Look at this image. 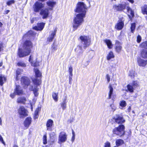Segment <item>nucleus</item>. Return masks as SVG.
<instances>
[{
  "label": "nucleus",
  "mask_w": 147,
  "mask_h": 147,
  "mask_svg": "<svg viewBox=\"0 0 147 147\" xmlns=\"http://www.w3.org/2000/svg\"><path fill=\"white\" fill-rule=\"evenodd\" d=\"M32 47V43L31 41L26 40L24 42L22 49H19L18 55L20 57L28 55L31 52V49Z\"/></svg>",
  "instance_id": "f257e3e1"
},
{
  "label": "nucleus",
  "mask_w": 147,
  "mask_h": 147,
  "mask_svg": "<svg viewBox=\"0 0 147 147\" xmlns=\"http://www.w3.org/2000/svg\"><path fill=\"white\" fill-rule=\"evenodd\" d=\"M83 15V14L79 13L77 14L74 18L73 24L74 30H76L83 22V18L85 16V15L84 16Z\"/></svg>",
  "instance_id": "f03ea898"
},
{
  "label": "nucleus",
  "mask_w": 147,
  "mask_h": 147,
  "mask_svg": "<svg viewBox=\"0 0 147 147\" xmlns=\"http://www.w3.org/2000/svg\"><path fill=\"white\" fill-rule=\"evenodd\" d=\"M87 10L88 7L83 2H79L76 5L75 11L84 16L86 15Z\"/></svg>",
  "instance_id": "7ed1b4c3"
},
{
  "label": "nucleus",
  "mask_w": 147,
  "mask_h": 147,
  "mask_svg": "<svg viewBox=\"0 0 147 147\" xmlns=\"http://www.w3.org/2000/svg\"><path fill=\"white\" fill-rule=\"evenodd\" d=\"M125 127L123 125H120L118 127H115L113 130V132L114 134L120 137L125 135Z\"/></svg>",
  "instance_id": "20e7f679"
},
{
  "label": "nucleus",
  "mask_w": 147,
  "mask_h": 147,
  "mask_svg": "<svg viewBox=\"0 0 147 147\" xmlns=\"http://www.w3.org/2000/svg\"><path fill=\"white\" fill-rule=\"evenodd\" d=\"M80 39L84 45V49H85L90 45L91 40L89 37L85 35L81 36L80 37Z\"/></svg>",
  "instance_id": "39448f33"
},
{
  "label": "nucleus",
  "mask_w": 147,
  "mask_h": 147,
  "mask_svg": "<svg viewBox=\"0 0 147 147\" xmlns=\"http://www.w3.org/2000/svg\"><path fill=\"white\" fill-rule=\"evenodd\" d=\"M67 139V135L64 131H61L59 134L58 139V143L61 144L65 142Z\"/></svg>",
  "instance_id": "423d86ee"
},
{
  "label": "nucleus",
  "mask_w": 147,
  "mask_h": 147,
  "mask_svg": "<svg viewBox=\"0 0 147 147\" xmlns=\"http://www.w3.org/2000/svg\"><path fill=\"white\" fill-rule=\"evenodd\" d=\"M44 7V4L39 2L36 1L33 5L34 11L35 12H38Z\"/></svg>",
  "instance_id": "0eeeda50"
},
{
  "label": "nucleus",
  "mask_w": 147,
  "mask_h": 147,
  "mask_svg": "<svg viewBox=\"0 0 147 147\" xmlns=\"http://www.w3.org/2000/svg\"><path fill=\"white\" fill-rule=\"evenodd\" d=\"M18 113L20 118H23L28 115V111L24 107H20L18 110Z\"/></svg>",
  "instance_id": "6e6552de"
},
{
  "label": "nucleus",
  "mask_w": 147,
  "mask_h": 147,
  "mask_svg": "<svg viewBox=\"0 0 147 147\" xmlns=\"http://www.w3.org/2000/svg\"><path fill=\"white\" fill-rule=\"evenodd\" d=\"M114 119L116 123L120 125H122L125 121V120L124 119L123 117L119 115H116L114 117Z\"/></svg>",
  "instance_id": "1a4fd4ad"
},
{
  "label": "nucleus",
  "mask_w": 147,
  "mask_h": 147,
  "mask_svg": "<svg viewBox=\"0 0 147 147\" xmlns=\"http://www.w3.org/2000/svg\"><path fill=\"white\" fill-rule=\"evenodd\" d=\"M124 20L123 18H120L118 22V23L115 25V28L118 30H121L124 26Z\"/></svg>",
  "instance_id": "9d476101"
},
{
  "label": "nucleus",
  "mask_w": 147,
  "mask_h": 147,
  "mask_svg": "<svg viewBox=\"0 0 147 147\" xmlns=\"http://www.w3.org/2000/svg\"><path fill=\"white\" fill-rule=\"evenodd\" d=\"M30 80L29 79L26 77H23L21 79L22 84L24 85L25 88H27L30 83Z\"/></svg>",
  "instance_id": "9b49d317"
},
{
  "label": "nucleus",
  "mask_w": 147,
  "mask_h": 147,
  "mask_svg": "<svg viewBox=\"0 0 147 147\" xmlns=\"http://www.w3.org/2000/svg\"><path fill=\"white\" fill-rule=\"evenodd\" d=\"M40 15L42 16L43 19H45L48 17L49 12V9L47 8L42 9L40 13Z\"/></svg>",
  "instance_id": "f8f14e48"
},
{
  "label": "nucleus",
  "mask_w": 147,
  "mask_h": 147,
  "mask_svg": "<svg viewBox=\"0 0 147 147\" xmlns=\"http://www.w3.org/2000/svg\"><path fill=\"white\" fill-rule=\"evenodd\" d=\"M56 31L57 30L55 29L54 30L50 32V34L47 39L48 42H50L53 41L54 38L56 36Z\"/></svg>",
  "instance_id": "ddd939ff"
},
{
  "label": "nucleus",
  "mask_w": 147,
  "mask_h": 147,
  "mask_svg": "<svg viewBox=\"0 0 147 147\" xmlns=\"http://www.w3.org/2000/svg\"><path fill=\"white\" fill-rule=\"evenodd\" d=\"M14 93H15L16 94L18 95H20L23 94V91L19 85H16V88L15 90Z\"/></svg>",
  "instance_id": "4468645a"
},
{
  "label": "nucleus",
  "mask_w": 147,
  "mask_h": 147,
  "mask_svg": "<svg viewBox=\"0 0 147 147\" xmlns=\"http://www.w3.org/2000/svg\"><path fill=\"white\" fill-rule=\"evenodd\" d=\"M113 8L117 11H122L124 9L125 7V5L119 4L118 5H115L113 6Z\"/></svg>",
  "instance_id": "2eb2a0df"
},
{
  "label": "nucleus",
  "mask_w": 147,
  "mask_h": 147,
  "mask_svg": "<svg viewBox=\"0 0 147 147\" xmlns=\"http://www.w3.org/2000/svg\"><path fill=\"white\" fill-rule=\"evenodd\" d=\"M75 52L77 54L80 55L83 52V51L82 49V47L81 45H78L77 46L75 49Z\"/></svg>",
  "instance_id": "dca6fc26"
},
{
  "label": "nucleus",
  "mask_w": 147,
  "mask_h": 147,
  "mask_svg": "<svg viewBox=\"0 0 147 147\" xmlns=\"http://www.w3.org/2000/svg\"><path fill=\"white\" fill-rule=\"evenodd\" d=\"M53 121L51 119L48 120L47 123V130L49 131L52 130L51 127L53 124Z\"/></svg>",
  "instance_id": "f3484780"
},
{
  "label": "nucleus",
  "mask_w": 147,
  "mask_h": 147,
  "mask_svg": "<svg viewBox=\"0 0 147 147\" xmlns=\"http://www.w3.org/2000/svg\"><path fill=\"white\" fill-rule=\"evenodd\" d=\"M122 48L121 44L118 41H116L115 42V49L116 51L119 53L120 52Z\"/></svg>",
  "instance_id": "a211bd4d"
},
{
  "label": "nucleus",
  "mask_w": 147,
  "mask_h": 147,
  "mask_svg": "<svg viewBox=\"0 0 147 147\" xmlns=\"http://www.w3.org/2000/svg\"><path fill=\"white\" fill-rule=\"evenodd\" d=\"M44 24L43 23H38L37 26L34 27L33 29L37 30H41L44 27Z\"/></svg>",
  "instance_id": "6ab92c4d"
},
{
  "label": "nucleus",
  "mask_w": 147,
  "mask_h": 147,
  "mask_svg": "<svg viewBox=\"0 0 147 147\" xmlns=\"http://www.w3.org/2000/svg\"><path fill=\"white\" fill-rule=\"evenodd\" d=\"M29 89L30 90L33 91L35 96L36 97L38 96V93L37 92L38 91V88H37V86H31Z\"/></svg>",
  "instance_id": "aec40b11"
},
{
  "label": "nucleus",
  "mask_w": 147,
  "mask_h": 147,
  "mask_svg": "<svg viewBox=\"0 0 147 147\" xmlns=\"http://www.w3.org/2000/svg\"><path fill=\"white\" fill-rule=\"evenodd\" d=\"M138 65L142 67H144L147 64V61L140 58H139L138 59Z\"/></svg>",
  "instance_id": "412c9836"
},
{
  "label": "nucleus",
  "mask_w": 147,
  "mask_h": 147,
  "mask_svg": "<svg viewBox=\"0 0 147 147\" xmlns=\"http://www.w3.org/2000/svg\"><path fill=\"white\" fill-rule=\"evenodd\" d=\"M31 119H32L30 117H28L24 121V125L25 127L27 128L29 127L31 123Z\"/></svg>",
  "instance_id": "4be33fe9"
},
{
  "label": "nucleus",
  "mask_w": 147,
  "mask_h": 147,
  "mask_svg": "<svg viewBox=\"0 0 147 147\" xmlns=\"http://www.w3.org/2000/svg\"><path fill=\"white\" fill-rule=\"evenodd\" d=\"M67 99L65 98L63 100L62 102L60 103L61 106L63 110H65L67 107Z\"/></svg>",
  "instance_id": "5701e85b"
},
{
  "label": "nucleus",
  "mask_w": 147,
  "mask_h": 147,
  "mask_svg": "<svg viewBox=\"0 0 147 147\" xmlns=\"http://www.w3.org/2000/svg\"><path fill=\"white\" fill-rule=\"evenodd\" d=\"M26 98L24 97H20L17 98V102L18 103L24 104L26 101Z\"/></svg>",
  "instance_id": "b1692460"
},
{
  "label": "nucleus",
  "mask_w": 147,
  "mask_h": 147,
  "mask_svg": "<svg viewBox=\"0 0 147 147\" xmlns=\"http://www.w3.org/2000/svg\"><path fill=\"white\" fill-rule=\"evenodd\" d=\"M141 57L144 58H147V50L143 49L141 52Z\"/></svg>",
  "instance_id": "393cba45"
},
{
  "label": "nucleus",
  "mask_w": 147,
  "mask_h": 147,
  "mask_svg": "<svg viewBox=\"0 0 147 147\" xmlns=\"http://www.w3.org/2000/svg\"><path fill=\"white\" fill-rule=\"evenodd\" d=\"M32 81L35 86L41 84V80L40 79H37V78L32 79Z\"/></svg>",
  "instance_id": "a878e982"
},
{
  "label": "nucleus",
  "mask_w": 147,
  "mask_h": 147,
  "mask_svg": "<svg viewBox=\"0 0 147 147\" xmlns=\"http://www.w3.org/2000/svg\"><path fill=\"white\" fill-rule=\"evenodd\" d=\"M104 42L107 45L108 48L111 49L113 45L111 41L109 40L106 39L104 40Z\"/></svg>",
  "instance_id": "bb28decb"
},
{
  "label": "nucleus",
  "mask_w": 147,
  "mask_h": 147,
  "mask_svg": "<svg viewBox=\"0 0 147 147\" xmlns=\"http://www.w3.org/2000/svg\"><path fill=\"white\" fill-rule=\"evenodd\" d=\"M34 71L36 78H40L42 76V73L40 71L37 69H34Z\"/></svg>",
  "instance_id": "cd10ccee"
},
{
  "label": "nucleus",
  "mask_w": 147,
  "mask_h": 147,
  "mask_svg": "<svg viewBox=\"0 0 147 147\" xmlns=\"http://www.w3.org/2000/svg\"><path fill=\"white\" fill-rule=\"evenodd\" d=\"M127 9L128 13L132 17H133L134 15V11L129 7H127Z\"/></svg>",
  "instance_id": "c85d7f7f"
},
{
  "label": "nucleus",
  "mask_w": 147,
  "mask_h": 147,
  "mask_svg": "<svg viewBox=\"0 0 147 147\" xmlns=\"http://www.w3.org/2000/svg\"><path fill=\"white\" fill-rule=\"evenodd\" d=\"M142 11L143 14L147 15V5H144L142 7Z\"/></svg>",
  "instance_id": "c756f323"
},
{
  "label": "nucleus",
  "mask_w": 147,
  "mask_h": 147,
  "mask_svg": "<svg viewBox=\"0 0 147 147\" xmlns=\"http://www.w3.org/2000/svg\"><path fill=\"white\" fill-rule=\"evenodd\" d=\"M109 94L108 98L109 99H110L111 98V96L113 92V88L112 87L111 85H110L109 87Z\"/></svg>",
  "instance_id": "7c9ffc66"
},
{
  "label": "nucleus",
  "mask_w": 147,
  "mask_h": 147,
  "mask_svg": "<svg viewBox=\"0 0 147 147\" xmlns=\"http://www.w3.org/2000/svg\"><path fill=\"white\" fill-rule=\"evenodd\" d=\"M127 89L130 92H134V88L132 86L131 84H128L127 86Z\"/></svg>",
  "instance_id": "2f4dec72"
},
{
  "label": "nucleus",
  "mask_w": 147,
  "mask_h": 147,
  "mask_svg": "<svg viewBox=\"0 0 147 147\" xmlns=\"http://www.w3.org/2000/svg\"><path fill=\"white\" fill-rule=\"evenodd\" d=\"M58 93L53 92L52 93V97L54 100L55 102H57L58 100Z\"/></svg>",
  "instance_id": "473e14b6"
},
{
  "label": "nucleus",
  "mask_w": 147,
  "mask_h": 147,
  "mask_svg": "<svg viewBox=\"0 0 147 147\" xmlns=\"http://www.w3.org/2000/svg\"><path fill=\"white\" fill-rule=\"evenodd\" d=\"M47 4L49 6L53 7L55 5L56 2L50 1H47Z\"/></svg>",
  "instance_id": "72a5a7b5"
},
{
  "label": "nucleus",
  "mask_w": 147,
  "mask_h": 147,
  "mask_svg": "<svg viewBox=\"0 0 147 147\" xmlns=\"http://www.w3.org/2000/svg\"><path fill=\"white\" fill-rule=\"evenodd\" d=\"M114 55L112 51H110L108 54L107 57V59L108 60H109L111 58L114 57Z\"/></svg>",
  "instance_id": "f704fd0d"
},
{
  "label": "nucleus",
  "mask_w": 147,
  "mask_h": 147,
  "mask_svg": "<svg viewBox=\"0 0 147 147\" xmlns=\"http://www.w3.org/2000/svg\"><path fill=\"white\" fill-rule=\"evenodd\" d=\"M123 143V141L121 139H118L116 140V145L118 146L122 145Z\"/></svg>",
  "instance_id": "c9c22d12"
},
{
  "label": "nucleus",
  "mask_w": 147,
  "mask_h": 147,
  "mask_svg": "<svg viewBox=\"0 0 147 147\" xmlns=\"http://www.w3.org/2000/svg\"><path fill=\"white\" fill-rule=\"evenodd\" d=\"M140 46L141 48L147 49V41L142 43L140 45Z\"/></svg>",
  "instance_id": "e433bc0d"
},
{
  "label": "nucleus",
  "mask_w": 147,
  "mask_h": 147,
  "mask_svg": "<svg viewBox=\"0 0 147 147\" xmlns=\"http://www.w3.org/2000/svg\"><path fill=\"white\" fill-rule=\"evenodd\" d=\"M17 65L18 66L25 67L26 66V65L23 61H19L17 63Z\"/></svg>",
  "instance_id": "4c0bfd02"
},
{
  "label": "nucleus",
  "mask_w": 147,
  "mask_h": 147,
  "mask_svg": "<svg viewBox=\"0 0 147 147\" xmlns=\"http://www.w3.org/2000/svg\"><path fill=\"white\" fill-rule=\"evenodd\" d=\"M23 70L22 69H17V70L16 71V79L18 80V76L20 74H21V73L23 72Z\"/></svg>",
  "instance_id": "58836bf2"
},
{
  "label": "nucleus",
  "mask_w": 147,
  "mask_h": 147,
  "mask_svg": "<svg viewBox=\"0 0 147 147\" xmlns=\"http://www.w3.org/2000/svg\"><path fill=\"white\" fill-rule=\"evenodd\" d=\"M119 105L122 108L125 107L127 105V104L125 101L124 100H122L120 101L119 103ZM122 109V108H120Z\"/></svg>",
  "instance_id": "ea45409f"
},
{
  "label": "nucleus",
  "mask_w": 147,
  "mask_h": 147,
  "mask_svg": "<svg viewBox=\"0 0 147 147\" xmlns=\"http://www.w3.org/2000/svg\"><path fill=\"white\" fill-rule=\"evenodd\" d=\"M6 78L5 77L1 75L0 76V84L1 86H2L3 84V81H5Z\"/></svg>",
  "instance_id": "a19ab883"
},
{
  "label": "nucleus",
  "mask_w": 147,
  "mask_h": 147,
  "mask_svg": "<svg viewBox=\"0 0 147 147\" xmlns=\"http://www.w3.org/2000/svg\"><path fill=\"white\" fill-rule=\"evenodd\" d=\"M134 89L138 86V84L137 81H133L131 84Z\"/></svg>",
  "instance_id": "79ce46f5"
},
{
  "label": "nucleus",
  "mask_w": 147,
  "mask_h": 147,
  "mask_svg": "<svg viewBox=\"0 0 147 147\" xmlns=\"http://www.w3.org/2000/svg\"><path fill=\"white\" fill-rule=\"evenodd\" d=\"M39 111V108H38L36 109L35 111L34 115V119H36L38 117V111Z\"/></svg>",
  "instance_id": "37998d69"
},
{
  "label": "nucleus",
  "mask_w": 147,
  "mask_h": 147,
  "mask_svg": "<svg viewBox=\"0 0 147 147\" xmlns=\"http://www.w3.org/2000/svg\"><path fill=\"white\" fill-rule=\"evenodd\" d=\"M134 71L133 70H131L129 71V76L131 78H134L135 76Z\"/></svg>",
  "instance_id": "c03bdc74"
},
{
  "label": "nucleus",
  "mask_w": 147,
  "mask_h": 147,
  "mask_svg": "<svg viewBox=\"0 0 147 147\" xmlns=\"http://www.w3.org/2000/svg\"><path fill=\"white\" fill-rule=\"evenodd\" d=\"M34 33L32 31H29L28 32V33H27V34L24 35L23 37V39H24L25 38H26V37H27L28 35H29V34H30L31 35H34Z\"/></svg>",
  "instance_id": "a18cd8bd"
},
{
  "label": "nucleus",
  "mask_w": 147,
  "mask_h": 147,
  "mask_svg": "<svg viewBox=\"0 0 147 147\" xmlns=\"http://www.w3.org/2000/svg\"><path fill=\"white\" fill-rule=\"evenodd\" d=\"M136 27L135 24H132L131 25V29L132 32L133 33L134 30H135Z\"/></svg>",
  "instance_id": "49530a36"
},
{
  "label": "nucleus",
  "mask_w": 147,
  "mask_h": 147,
  "mask_svg": "<svg viewBox=\"0 0 147 147\" xmlns=\"http://www.w3.org/2000/svg\"><path fill=\"white\" fill-rule=\"evenodd\" d=\"M15 3V1L14 0H9L7 2V5L9 6L12 4L14 3Z\"/></svg>",
  "instance_id": "de8ad7c7"
},
{
  "label": "nucleus",
  "mask_w": 147,
  "mask_h": 147,
  "mask_svg": "<svg viewBox=\"0 0 147 147\" xmlns=\"http://www.w3.org/2000/svg\"><path fill=\"white\" fill-rule=\"evenodd\" d=\"M43 143L44 144H45L47 143V136L46 134L44 135L43 137Z\"/></svg>",
  "instance_id": "09e8293b"
},
{
  "label": "nucleus",
  "mask_w": 147,
  "mask_h": 147,
  "mask_svg": "<svg viewBox=\"0 0 147 147\" xmlns=\"http://www.w3.org/2000/svg\"><path fill=\"white\" fill-rule=\"evenodd\" d=\"M110 143L108 142H107L104 144V147H111Z\"/></svg>",
  "instance_id": "8fccbe9b"
},
{
  "label": "nucleus",
  "mask_w": 147,
  "mask_h": 147,
  "mask_svg": "<svg viewBox=\"0 0 147 147\" xmlns=\"http://www.w3.org/2000/svg\"><path fill=\"white\" fill-rule=\"evenodd\" d=\"M72 71H73V69L72 67L70 66L69 67V73L70 75L71 76H72Z\"/></svg>",
  "instance_id": "3c124183"
},
{
  "label": "nucleus",
  "mask_w": 147,
  "mask_h": 147,
  "mask_svg": "<svg viewBox=\"0 0 147 147\" xmlns=\"http://www.w3.org/2000/svg\"><path fill=\"white\" fill-rule=\"evenodd\" d=\"M111 107L113 111H115L116 109V107L113 104H111Z\"/></svg>",
  "instance_id": "603ef678"
},
{
  "label": "nucleus",
  "mask_w": 147,
  "mask_h": 147,
  "mask_svg": "<svg viewBox=\"0 0 147 147\" xmlns=\"http://www.w3.org/2000/svg\"><path fill=\"white\" fill-rule=\"evenodd\" d=\"M141 40V37L140 35H138L137 37V42L138 43H140Z\"/></svg>",
  "instance_id": "864d4df0"
},
{
  "label": "nucleus",
  "mask_w": 147,
  "mask_h": 147,
  "mask_svg": "<svg viewBox=\"0 0 147 147\" xmlns=\"http://www.w3.org/2000/svg\"><path fill=\"white\" fill-rule=\"evenodd\" d=\"M106 78L107 79V81L108 83H109L110 82V77L109 74H107L106 75Z\"/></svg>",
  "instance_id": "5fc2aeb1"
},
{
  "label": "nucleus",
  "mask_w": 147,
  "mask_h": 147,
  "mask_svg": "<svg viewBox=\"0 0 147 147\" xmlns=\"http://www.w3.org/2000/svg\"><path fill=\"white\" fill-rule=\"evenodd\" d=\"M3 44L1 42H0V51L3 50Z\"/></svg>",
  "instance_id": "6e6d98bb"
},
{
  "label": "nucleus",
  "mask_w": 147,
  "mask_h": 147,
  "mask_svg": "<svg viewBox=\"0 0 147 147\" xmlns=\"http://www.w3.org/2000/svg\"><path fill=\"white\" fill-rule=\"evenodd\" d=\"M38 63L37 62H35V63H31V65L33 66H34L35 67H36L37 66H38Z\"/></svg>",
  "instance_id": "4d7b16f0"
},
{
  "label": "nucleus",
  "mask_w": 147,
  "mask_h": 147,
  "mask_svg": "<svg viewBox=\"0 0 147 147\" xmlns=\"http://www.w3.org/2000/svg\"><path fill=\"white\" fill-rule=\"evenodd\" d=\"M33 58V56L32 55H31L30 56L29 59V61L31 63H32V59Z\"/></svg>",
  "instance_id": "13d9d810"
},
{
  "label": "nucleus",
  "mask_w": 147,
  "mask_h": 147,
  "mask_svg": "<svg viewBox=\"0 0 147 147\" xmlns=\"http://www.w3.org/2000/svg\"><path fill=\"white\" fill-rule=\"evenodd\" d=\"M0 141H1L2 143L4 144V145L5 144V143L3 141V138L0 135Z\"/></svg>",
  "instance_id": "bf43d9fd"
},
{
  "label": "nucleus",
  "mask_w": 147,
  "mask_h": 147,
  "mask_svg": "<svg viewBox=\"0 0 147 147\" xmlns=\"http://www.w3.org/2000/svg\"><path fill=\"white\" fill-rule=\"evenodd\" d=\"M15 93H14V92L13 93H11L10 95V96L12 98H14L15 96Z\"/></svg>",
  "instance_id": "052dcab7"
},
{
  "label": "nucleus",
  "mask_w": 147,
  "mask_h": 147,
  "mask_svg": "<svg viewBox=\"0 0 147 147\" xmlns=\"http://www.w3.org/2000/svg\"><path fill=\"white\" fill-rule=\"evenodd\" d=\"M36 19L35 18H32L31 19V22L32 23H33L34 21Z\"/></svg>",
  "instance_id": "680f3d73"
},
{
  "label": "nucleus",
  "mask_w": 147,
  "mask_h": 147,
  "mask_svg": "<svg viewBox=\"0 0 147 147\" xmlns=\"http://www.w3.org/2000/svg\"><path fill=\"white\" fill-rule=\"evenodd\" d=\"M75 136H72V137L71 141H72V142H73L74 141L75 139Z\"/></svg>",
  "instance_id": "e2e57ef3"
},
{
  "label": "nucleus",
  "mask_w": 147,
  "mask_h": 147,
  "mask_svg": "<svg viewBox=\"0 0 147 147\" xmlns=\"http://www.w3.org/2000/svg\"><path fill=\"white\" fill-rule=\"evenodd\" d=\"M130 3H134V0H127Z\"/></svg>",
  "instance_id": "0e129e2a"
},
{
  "label": "nucleus",
  "mask_w": 147,
  "mask_h": 147,
  "mask_svg": "<svg viewBox=\"0 0 147 147\" xmlns=\"http://www.w3.org/2000/svg\"><path fill=\"white\" fill-rule=\"evenodd\" d=\"M9 12V10H6L5 11V14H7Z\"/></svg>",
  "instance_id": "69168bd1"
},
{
  "label": "nucleus",
  "mask_w": 147,
  "mask_h": 147,
  "mask_svg": "<svg viewBox=\"0 0 147 147\" xmlns=\"http://www.w3.org/2000/svg\"><path fill=\"white\" fill-rule=\"evenodd\" d=\"M73 121V119H70L68 120V121L69 122V123H72Z\"/></svg>",
  "instance_id": "338daca9"
},
{
  "label": "nucleus",
  "mask_w": 147,
  "mask_h": 147,
  "mask_svg": "<svg viewBox=\"0 0 147 147\" xmlns=\"http://www.w3.org/2000/svg\"><path fill=\"white\" fill-rule=\"evenodd\" d=\"M131 109V107L130 106L129 107H128V111L130 112Z\"/></svg>",
  "instance_id": "774afa93"
}]
</instances>
